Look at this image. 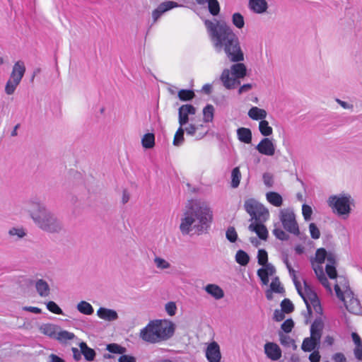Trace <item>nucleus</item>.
<instances>
[{"instance_id":"1","label":"nucleus","mask_w":362,"mask_h":362,"mask_svg":"<svg viewBox=\"0 0 362 362\" xmlns=\"http://www.w3.org/2000/svg\"><path fill=\"white\" fill-rule=\"evenodd\" d=\"M207 33L217 52H224L230 62H239L244 60L238 37L232 28L224 22L209 20L204 21Z\"/></svg>"},{"instance_id":"2","label":"nucleus","mask_w":362,"mask_h":362,"mask_svg":"<svg viewBox=\"0 0 362 362\" xmlns=\"http://www.w3.org/2000/svg\"><path fill=\"white\" fill-rule=\"evenodd\" d=\"M213 221V211L209 205L192 200L185 206L180 224L182 235H188L194 229L197 234L207 232Z\"/></svg>"},{"instance_id":"3","label":"nucleus","mask_w":362,"mask_h":362,"mask_svg":"<svg viewBox=\"0 0 362 362\" xmlns=\"http://www.w3.org/2000/svg\"><path fill=\"white\" fill-rule=\"evenodd\" d=\"M27 208L34 223L41 230L54 233L63 229L61 220L42 203L30 200L27 203Z\"/></svg>"},{"instance_id":"4","label":"nucleus","mask_w":362,"mask_h":362,"mask_svg":"<svg viewBox=\"0 0 362 362\" xmlns=\"http://www.w3.org/2000/svg\"><path fill=\"white\" fill-rule=\"evenodd\" d=\"M175 325L170 320L150 322L140 332L141 338L149 343H156L171 338L175 332Z\"/></svg>"},{"instance_id":"5","label":"nucleus","mask_w":362,"mask_h":362,"mask_svg":"<svg viewBox=\"0 0 362 362\" xmlns=\"http://www.w3.org/2000/svg\"><path fill=\"white\" fill-rule=\"evenodd\" d=\"M239 62H235L230 66V69H225L222 71L220 77L223 86L226 89H234L240 84V78H243L246 76V66Z\"/></svg>"},{"instance_id":"6","label":"nucleus","mask_w":362,"mask_h":362,"mask_svg":"<svg viewBox=\"0 0 362 362\" xmlns=\"http://www.w3.org/2000/svg\"><path fill=\"white\" fill-rule=\"evenodd\" d=\"M354 200L349 194L342 193L332 195L328 198L327 204L339 216L346 218L351 213V204Z\"/></svg>"},{"instance_id":"7","label":"nucleus","mask_w":362,"mask_h":362,"mask_svg":"<svg viewBox=\"0 0 362 362\" xmlns=\"http://www.w3.org/2000/svg\"><path fill=\"white\" fill-rule=\"evenodd\" d=\"M244 209L250 216V221H267L269 217L268 209L255 199H247L244 204Z\"/></svg>"},{"instance_id":"8","label":"nucleus","mask_w":362,"mask_h":362,"mask_svg":"<svg viewBox=\"0 0 362 362\" xmlns=\"http://www.w3.org/2000/svg\"><path fill=\"white\" fill-rule=\"evenodd\" d=\"M279 219L285 230L294 235H299L300 230L298 224L296 220V215L292 209H281L279 212Z\"/></svg>"},{"instance_id":"9","label":"nucleus","mask_w":362,"mask_h":362,"mask_svg":"<svg viewBox=\"0 0 362 362\" xmlns=\"http://www.w3.org/2000/svg\"><path fill=\"white\" fill-rule=\"evenodd\" d=\"M301 295L300 297L303 298L305 302L308 310V314L309 316L312 315V308L310 307V303L314 300H316L318 298L317 293L315 291L311 288V286L304 281V289L301 288Z\"/></svg>"},{"instance_id":"10","label":"nucleus","mask_w":362,"mask_h":362,"mask_svg":"<svg viewBox=\"0 0 362 362\" xmlns=\"http://www.w3.org/2000/svg\"><path fill=\"white\" fill-rule=\"evenodd\" d=\"M197 109L191 104H185L181 105L178 109V122L180 126L183 127L186 125L189 119V115L196 114Z\"/></svg>"},{"instance_id":"11","label":"nucleus","mask_w":362,"mask_h":362,"mask_svg":"<svg viewBox=\"0 0 362 362\" xmlns=\"http://www.w3.org/2000/svg\"><path fill=\"white\" fill-rule=\"evenodd\" d=\"M178 6H180L177 2L173 1L161 3L152 12L153 23H155L164 13Z\"/></svg>"},{"instance_id":"12","label":"nucleus","mask_w":362,"mask_h":362,"mask_svg":"<svg viewBox=\"0 0 362 362\" xmlns=\"http://www.w3.org/2000/svg\"><path fill=\"white\" fill-rule=\"evenodd\" d=\"M206 357L209 362H220L221 354L217 342L210 343L206 349Z\"/></svg>"},{"instance_id":"13","label":"nucleus","mask_w":362,"mask_h":362,"mask_svg":"<svg viewBox=\"0 0 362 362\" xmlns=\"http://www.w3.org/2000/svg\"><path fill=\"white\" fill-rule=\"evenodd\" d=\"M256 149L259 153L265 156H272L275 153V146L269 138L262 139L257 145Z\"/></svg>"},{"instance_id":"14","label":"nucleus","mask_w":362,"mask_h":362,"mask_svg":"<svg viewBox=\"0 0 362 362\" xmlns=\"http://www.w3.org/2000/svg\"><path fill=\"white\" fill-rule=\"evenodd\" d=\"M265 221H253L248 226V229L250 231L255 232L257 236L263 240H266L268 238V230L264 225Z\"/></svg>"},{"instance_id":"15","label":"nucleus","mask_w":362,"mask_h":362,"mask_svg":"<svg viewBox=\"0 0 362 362\" xmlns=\"http://www.w3.org/2000/svg\"><path fill=\"white\" fill-rule=\"evenodd\" d=\"M320 344V337L310 335V337H306L303 339L301 349L305 352H310L315 351L316 349H319Z\"/></svg>"},{"instance_id":"16","label":"nucleus","mask_w":362,"mask_h":362,"mask_svg":"<svg viewBox=\"0 0 362 362\" xmlns=\"http://www.w3.org/2000/svg\"><path fill=\"white\" fill-rule=\"evenodd\" d=\"M264 351L267 357L273 361L279 360L281 356V349L277 344L272 342L265 344Z\"/></svg>"},{"instance_id":"17","label":"nucleus","mask_w":362,"mask_h":362,"mask_svg":"<svg viewBox=\"0 0 362 362\" xmlns=\"http://www.w3.org/2000/svg\"><path fill=\"white\" fill-rule=\"evenodd\" d=\"M97 315L99 318L108 322L115 321L119 317L116 310L103 307L97 310Z\"/></svg>"},{"instance_id":"18","label":"nucleus","mask_w":362,"mask_h":362,"mask_svg":"<svg viewBox=\"0 0 362 362\" xmlns=\"http://www.w3.org/2000/svg\"><path fill=\"white\" fill-rule=\"evenodd\" d=\"M25 72V66L24 62L22 61L16 62L12 69V71L10 75V78L21 81Z\"/></svg>"},{"instance_id":"19","label":"nucleus","mask_w":362,"mask_h":362,"mask_svg":"<svg viewBox=\"0 0 362 362\" xmlns=\"http://www.w3.org/2000/svg\"><path fill=\"white\" fill-rule=\"evenodd\" d=\"M248 6L250 10L259 14L266 12L268 8L266 0H249Z\"/></svg>"},{"instance_id":"20","label":"nucleus","mask_w":362,"mask_h":362,"mask_svg":"<svg viewBox=\"0 0 362 362\" xmlns=\"http://www.w3.org/2000/svg\"><path fill=\"white\" fill-rule=\"evenodd\" d=\"M36 291L40 296L47 297L50 293L49 286L47 281L43 279H38L35 284Z\"/></svg>"},{"instance_id":"21","label":"nucleus","mask_w":362,"mask_h":362,"mask_svg":"<svg viewBox=\"0 0 362 362\" xmlns=\"http://www.w3.org/2000/svg\"><path fill=\"white\" fill-rule=\"evenodd\" d=\"M237 136L240 141L249 144L252 142V132L250 129L240 127L237 129Z\"/></svg>"},{"instance_id":"22","label":"nucleus","mask_w":362,"mask_h":362,"mask_svg":"<svg viewBox=\"0 0 362 362\" xmlns=\"http://www.w3.org/2000/svg\"><path fill=\"white\" fill-rule=\"evenodd\" d=\"M205 291L215 299H221L224 296L223 289L216 284H208L205 287Z\"/></svg>"},{"instance_id":"23","label":"nucleus","mask_w":362,"mask_h":362,"mask_svg":"<svg viewBox=\"0 0 362 362\" xmlns=\"http://www.w3.org/2000/svg\"><path fill=\"white\" fill-rule=\"evenodd\" d=\"M250 118L254 120H264L267 113L264 109L259 108L257 107H251L247 113Z\"/></svg>"},{"instance_id":"24","label":"nucleus","mask_w":362,"mask_h":362,"mask_svg":"<svg viewBox=\"0 0 362 362\" xmlns=\"http://www.w3.org/2000/svg\"><path fill=\"white\" fill-rule=\"evenodd\" d=\"M268 202L274 206L279 207L283 204V199L280 194L276 192H269L266 194Z\"/></svg>"},{"instance_id":"25","label":"nucleus","mask_w":362,"mask_h":362,"mask_svg":"<svg viewBox=\"0 0 362 362\" xmlns=\"http://www.w3.org/2000/svg\"><path fill=\"white\" fill-rule=\"evenodd\" d=\"M79 347L81 349V352L84 356L86 360L88 361L94 360L95 356V351L93 349L89 348L86 343L83 341L81 342L79 344Z\"/></svg>"},{"instance_id":"26","label":"nucleus","mask_w":362,"mask_h":362,"mask_svg":"<svg viewBox=\"0 0 362 362\" xmlns=\"http://www.w3.org/2000/svg\"><path fill=\"white\" fill-rule=\"evenodd\" d=\"M40 329L42 334L55 339L59 327L52 324H45L42 325Z\"/></svg>"},{"instance_id":"27","label":"nucleus","mask_w":362,"mask_h":362,"mask_svg":"<svg viewBox=\"0 0 362 362\" xmlns=\"http://www.w3.org/2000/svg\"><path fill=\"white\" fill-rule=\"evenodd\" d=\"M280 343L285 347H292L293 350L297 349V345L295 341L291 339L288 335L284 334L282 332H279Z\"/></svg>"},{"instance_id":"28","label":"nucleus","mask_w":362,"mask_h":362,"mask_svg":"<svg viewBox=\"0 0 362 362\" xmlns=\"http://www.w3.org/2000/svg\"><path fill=\"white\" fill-rule=\"evenodd\" d=\"M323 323L321 319H315L310 327V335L321 338Z\"/></svg>"},{"instance_id":"29","label":"nucleus","mask_w":362,"mask_h":362,"mask_svg":"<svg viewBox=\"0 0 362 362\" xmlns=\"http://www.w3.org/2000/svg\"><path fill=\"white\" fill-rule=\"evenodd\" d=\"M76 308L81 313L87 315H92L94 312L93 306L85 300L79 302Z\"/></svg>"},{"instance_id":"30","label":"nucleus","mask_w":362,"mask_h":362,"mask_svg":"<svg viewBox=\"0 0 362 362\" xmlns=\"http://www.w3.org/2000/svg\"><path fill=\"white\" fill-rule=\"evenodd\" d=\"M75 338V334L66 330L57 331L55 339L62 343H66L68 340H72Z\"/></svg>"},{"instance_id":"31","label":"nucleus","mask_w":362,"mask_h":362,"mask_svg":"<svg viewBox=\"0 0 362 362\" xmlns=\"http://www.w3.org/2000/svg\"><path fill=\"white\" fill-rule=\"evenodd\" d=\"M235 261L241 266H245L250 262V257L247 252L242 250H239L235 255Z\"/></svg>"},{"instance_id":"32","label":"nucleus","mask_w":362,"mask_h":362,"mask_svg":"<svg viewBox=\"0 0 362 362\" xmlns=\"http://www.w3.org/2000/svg\"><path fill=\"white\" fill-rule=\"evenodd\" d=\"M141 144L145 148H151L155 145V136L153 134L148 133L144 135Z\"/></svg>"},{"instance_id":"33","label":"nucleus","mask_w":362,"mask_h":362,"mask_svg":"<svg viewBox=\"0 0 362 362\" xmlns=\"http://www.w3.org/2000/svg\"><path fill=\"white\" fill-rule=\"evenodd\" d=\"M185 130L183 127L180 126L177 129L173 139V145L175 146H180L185 141L184 137Z\"/></svg>"},{"instance_id":"34","label":"nucleus","mask_w":362,"mask_h":362,"mask_svg":"<svg viewBox=\"0 0 362 362\" xmlns=\"http://www.w3.org/2000/svg\"><path fill=\"white\" fill-rule=\"evenodd\" d=\"M259 130L260 133L264 136H269L273 132L272 127L269 126V122L265 119L261 120L259 122Z\"/></svg>"},{"instance_id":"35","label":"nucleus","mask_w":362,"mask_h":362,"mask_svg":"<svg viewBox=\"0 0 362 362\" xmlns=\"http://www.w3.org/2000/svg\"><path fill=\"white\" fill-rule=\"evenodd\" d=\"M214 113V107L212 105H207L203 109V119L204 122H210L213 121Z\"/></svg>"},{"instance_id":"36","label":"nucleus","mask_w":362,"mask_h":362,"mask_svg":"<svg viewBox=\"0 0 362 362\" xmlns=\"http://www.w3.org/2000/svg\"><path fill=\"white\" fill-rule=\"evenodd\" d=\"M20 83L21 82L9 78L5 86V93L9 95L13 94Z\"/></svg>"},{"instance_id":"37","label":"nucleus","mask_w":362,"mask_h":362,"mask_svg":"<svg viewBox=\"0 0 362 362\" xmlns=\"http://www.w3.org/2000/svg\"><path fill=\"white\" fill-rule=\"evenodd\" d=\"M195 94L193 90L182 89L178 92V98L182 101H189L194 98Z\"/></svg>"},{"instance_id":"38","label":"nucleus","mask_w":362,"mask_h":362,"mask_svg":"<svg viewBox=\"0 0 362 362\" xmlns=\"http://www.w3.org/2000/svg\"><path fill=\"white\" fill-rule=\"evenodd\" d=\"M231 177H232L231 186L233 188L238 187L240 184V177H241L240 171V169L238 167H236L233 169L232 173H231Z\"/></svg>"},{"instance_id":"39","label":"nucleus","mask_w":362,"mask_h":362,"mask_svg":"<svg viewBox=\"0 0 362 362\" xmlns=\"http://www.w3.org/2000/svg\"><path fill=\"white\" fill-rule=\"evenodd\" d=\"M274 235L279 240L284 241L289 239V235L287 234L281 228L277 227L276 224L274 225V228L272 230Z\"/></svg>"},{"instance_id":"40","label":"nucleus","mask_w":362,"mask_h":362,"mask_svg":"<svg viewBox=\"0 0 362 362\" xmlns=\"http://www.w3.org/2000/svg\"><path fill=\"white\" fill-rule=\"evenodd\" d=\"M8 234L10 236H16L18 239H22L27 235V233L23 228L13 227L9 229Z\"/></svg>"},{"instance_id":"41","label":"nucleus","mask_w":362,"mask_h":362,"mask_svg":"<svg viewBox=\"0 0 362 362\" xmlns=\"http://www.w3.org/2000/svg\"><path fill=\"white\" fill-rule=\"evenodd\" d=\"M232 22L233 25L241 29L245 25V21L244 18L242 14L240 13H235L232 16Z\"/></svg>"},{"instance_id":"42","label":"nucleus","mask_w":362,"mask_h":362,"mask_svg":"<svg viewBox=\"0 0 362 362\" xmlns=\"http://www.w3.org/2000/svg\"><path fill=\"white\" fill-rule=\"evenodd\" d=\"M270 288L272 291L274 293H282L284 292V289L283 286H281L279 279L277 276L272 279V281L270 284Z\"/></svg>"},{"instance_id":"43","label":"nucleus","mask_w":362,"mask_h":362,"mask_svg":"<svg viewBox=\"0 0 362 362\" xmlns=\"http://www.w3.org/2000/svg\"><path fill=\"white\" fill-rule=\"evenodd\" d=\"M207 3L210 13L213 16H217L220 11L218 1L217 0H209Z\"/></svg>"},{"instance_id":"44","label":"nucleus","mask_w":362,"mask_h":362,"mask_svg":"<svg viewBox=\"0 0 362 362\" xmlns=\"http://www.w3.org/2000/svg\"><path fill=\"white\" fill-rule=\"evenodd\" d=\"M281 310L285 313H291L294 310V305L292 303V302L288 299V298H285L284 299L281 303Z\"/></svg>"},{"instance_id":"45","label":"nucleus","mask_w":362,"mask_h":362,"mask_svg":"<svg viewBox=\"0 0 362 362\" xmlns=\"http://www.w3.org/2000/svg\"><path fill=\"white\" fill-rule=\"evenodd\" d=\"M257 262L258 264L262 266L268 264V255L265 250L260 249L258 250Z\"/></svg>"},{"instance_id":"46","label":"nucleus","mask_w":362,"mask_h":362,"mask_svg":"<svg viewBox=\"0 0 362 362\" xmlns=\"http://www.w3.org/2000/svg\"><path fill=\"white\" fill-rule=\"evenodd\" d=\"M344 305L346 307V309L353 313H356L359 310V301L356 298H352L350 300V303L348 305L346 301L344 303Z\"/></svg>"},{"instance_id":"47","label":"nucleus","mask_w":362,"mask_h":362,"mask_svg":"<svg viewBox=\"0 0 362 362\" xmlns=\"http://www.w3.org/2000/svg\"><path fill=\"white\" fill-rule=\"evenodd\" d=\"M328 253L325 248H319L315 252V260L319 264H322L327 258Z\"/></svg>"},{"instance_id":"48","label":"nucleus","mask_w":362,"mask_h":362,"mask_svg":"<svg viewBox=\"0 0 362 362\" xmlns=\"http://www.w3.org/2000/svg\"><path fill=\"white\" fill-rule=\"evenodd\" d=\"M107 350L113 354H123L126 349L117 344H110L107 346Z\"/></svg>"},{"instance_id":"49","label":"nucleus","mask_w":362,"mask_h":362,"mask_svg":"<svg viewBox=\"0 0 362 362\" xmlns=\"http://www.w3.org/2000/svg\"><path fill=\"white\" fill-rule=\"evenodd\" d=\"M257 276L261 279L262 283L264 285H267L269 281V275L267 274V272L265 267H264L262 268L259 269L257 270Z\"/></svg>"},{"instance_id":"50","label":"nucleus","mask_w":362,"mask_h":362,"mask_svg":"<svg viewBox=\"0 0 362 362\" xmlns=\"http://www.w3.org/2000/svg\"><path fill=\"white\" fill-rule=\"evenodd\" d=\"M226 238L230 243H235L238 239V234L234 227H229L226 233Z\"/></svg>"},{"instance_id":"51","label":"nucleus","mask_w":362,"mask_h":362,"mask_svg":"<svg viewBox=\"0 0 362 362\" xmlns=\"http://www.w3.org/2000/svg\"><path fill=\"white\" fill-rule=\"evenodd\" d=\"M154 263L158 268L161 269H166L170 267V264L161 257H156L154 259Z\"/></svg>"},{"instance_id":"52","label":"nucleus","mask_w":362,"mask_h":362,"mask_svg":"<svg viewBox=\"0 0 362 362\" xmlns=\"http://www.w3.org/2000/svg\"><path fill=\"white\" fill-rule=\"evenodd\" d=\"M47 308L50 312H52L53 313L58 314V315H62L63 314L62 310L54 301H49L47 303Z\"/></svg>"},{"instance_id":"53","label":"nucleus","mask_w":362,"mask_h":362,"mask_svg":"<svg viewBox=\"0 0 362 362\" xmlns=\"http://www.w3.org/2000/svg\"><path fill=\"white\" fill-rule=\"evenodd\" d=\"M325 271L330 279H334L337 278V272L336 270L335 265L327 264L325 267Z\"/></svg>"},{"instance_id":"54","label":"nucleus","mask_w":362,"mask_h":362,"mask_svg":"<svg viewBox=\"0 0 362 362\" xmlns=\"http://www.w3.org/2000/svg\"><path fill=\"white\" fill-rule=\"evenodd\" d=\"M309 230L310 235L313 239H318L320 236V232L317 226L314 223H311L309 225Z\"/></svg>"},{"instance_id":"55","label":"nucleus","mask_w":362,"mask_h":362,"mask_svg":"<svg viewBox=\"0 0 362 362\" xmlns=\"http://www.w3.org/2000/svg\"><path fill=\"white\" fill-rule=\"evenodd\" d=\"M293 326V321L291 319H288L283 322L281 327L284 332L289 333L291 332Z\"/></svg>"},{"instance_id":"56","label":"nucleus","mask_w":362,"mask_h":362,"mask_svg":"<svg viewBox=\"0 0 362 362\" xmlns=\"http://www.w3.org/2000/svg\"><path fill=\"white\" fill-rule=\"evenodd\" d=\"M185 132H186L187 135L189 136H195L197 132L199 130V126H197L194 124H189L187 127L184 128Z\"/></svg>"},{"instance_id":"57","label":"nucleus","mask_w":362,"mask_h":362,"mask_svg":"<svg viewBox=\"0 0 362 362\" xmlns=\"http://www.w3.org/2000/svg\"><path fill=\"white\" fill-rule=\"evenodd\" d=\"M263 182L268 187H272L274 185L273 175L269 173H264L262 176Z\"/></svg>"},{"instance_id":"58","label":"nucleus","mask_w":362,"mask_h":362,"mask_svg":"<svg viewBox=\"0 0 362 362\" xmlns=\"http://www.w3.org/2000/svg\"><path fill=\"white\" fill-rule=\"evenodd\" d=\"M302 213H303L304 219L305 221H309L311 218V215L313 213L312 208L307 204H303L302 206Z\"/></svg>"},{"instance_id":"59","label":"nucleus","mask_w":362,"mask_h":362,"mask_svg":"<svg viewBox=\"0 0 362 362\" xmlns=\"http://www.w3.org/2000/svg\"><path fill=\"white\" fill-rule=\"evenodd\" d=\"M176 310H177V307L174 302H168V303H166L165 310L169 315H170V316L175 315V313H176Z\"/></svg>"},{"instance_id":"60","label":"nucleus","mask_w":362,"mask_h":362,"mask_svg":"<svg viewBox=\"0 0 362 362\" xmlns=\"http://www.w3.org/2000/svg\"><path fill=\"white\" fill-rule=\"evenodd\" d=\"M284 313L282 310H275L274 313V320L276 322L282 321L285 318Z\"/></svg>"},{"instance_id":"61","label":"nucleus","mask_w":362,"mask_h":362,"mask_svg":"<svg viewBox=\"0 0 362 362\" xmlns=\"http://www.w3.org/2000/svg\"><path fill=\"white\" fill-rule=\"evenodd\" d=\"M332 359L334 362H346V358L342 353H336L333 355Z\"/></svg>"},{"instance_id":"62","label":"nucleus","mask_w":362,"mask_h":362,"mask_svg":"<svg viewBox=\"0 0 362 362\" xmlns=\"http://www.w3.org/2000/svg\"><path fill=\"white\" fill-rule=\"evenodd\" d=\"M119 362H136V358L129 355L123 354L119 358Z\"/></svg>"},{"instance_id":"63","label":"nucleus","mask_w":362,"mask_h":362,"mask_svg":"<svg viewBox=\"0 0 362 362\" xmlns=\"http://www.w3.org/2000/svg\"><path fill=\"white\" fill-rule=\"evenodd\" d=\"M309 359L310 362H320V355L318 351H314L309 356Z\"/></svg>"},{"instance_id":"64","label":"nucleus","mask_w":362,"mask_h":362,"mask_svg":"<svg viewBox=\"0 0 362 362\" xmlns=\"http://www.w3.org/2000/svg\"><path fill=\"white\" fill-rule=\"evenodd\" d=\"M354 352L355 357L358 360L362 361V344L358 346H356Z\"/></svg>"}]
</instances>
